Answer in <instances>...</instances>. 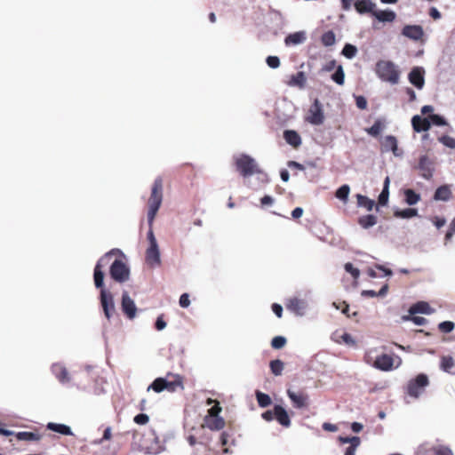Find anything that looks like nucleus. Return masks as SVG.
Listing matches in <instances>:
<instances>
[{"label":"nucleus","instance_id":"1","mask_svg":"<svg viewBox=\"0 0 455 455\" xmlns=\"http://www.w3.org/2000/svg\"><path fill=\"white\" fill-rule=\"evenodd\" d=\"M376 74L378 77L391 84H396L399 82L400 71L397 65L390 60H379L376 63Z\"/></svg>","mask_w":455,"mask_h":455},{"label":"nucleus","instance_id":"2","mask_svg":"<svg viewBox=\"0 0 455 455\" xmlns=\"http://www.w3.org/2000/svg\"><path fill=\"white\" fill-rule=\"evenodd\" d=\"M235 163L237 171L243 178H248L254 174H263L256 160L248 155L241 154L236 156Z\"/></svg>","mask_w":455,"mask_h":455},{"label":"nucleus","instance_id":"3","mask_svg":"<svg viewBox=\"0 0 455 455\" xmlns=\"http://www.w3.org/2000/svg\"><path fill=\"white\" fill-rule=\"evenodd\" d=\"M116 253L122 254V251L119 249H112L107 253H105L97 262L95 267H94V273H93V280L94 284L96 288H104V273L102 271V267H106L111 257Z\"/></svg>","mask_w":455,"mask_h":455},{"label":"nucleus","instance_id":"4","mask_svg":"<svg viewBox=\"0 0 455 455\" xmlns=\"http://www.w3.org/2000/svg\"><path fill=\"white\" fill-rule=\"evenodd\" d=\"M109 274L114 281L122 283L129 280L130 268L124 261L116 259L110 266Z\"/></svg>","mask_w":455,"mask_h":455},{"label":"nucleus","instance_id":"5","mask_svg":"<svg viewBox=\"0 0 455 455\" xmlns=\"http://www.w3.org/2000/svg\"><path fill=\"white\" fill-rule=\"evenodd\" d=\"M428 378L426 374L420 373L415 379H411L407 385V393L413 398H419L428 385Z\"/></svg>","mask_w":455,"mask_h":455},{"label":"nucleus","instance_id":"6","mask_svg":"<svg viewBox=\"0 0 455 455\" xmlns=\"http://www.w3.org/2000/svg\"><path fill=\"white\" fill-rule=\"evenodd\" d=\"M286 308L296 316H305L309 309V300L307 298H290L287 300Z\"/></svg>","mask_w":455,"mask_h":455},{"label":"nucleus","instance_id":"7","mask_svg":"<svg viewBox=\"0 0 455 455\" xmlns=\"http://www.w3.org/2000/svg\"><path fill=\"white\" fill-rule=\"evenodd\" d=\"M100 299L103 313L106 318L110 320L116 312L114 297L109 291H107L106 289H101Z\"/></svg>","mask_w":455,"mask_h":455},{"label":"nucleus","instance_id":"8","mask_svg":"<svg viewBox=\"0 0 455 455\" xmlns=\"http://www.w3.org/2000/svg\"><path fill=\"white\" fill-rule=\"evenodd\" d=\"M417 169L420 172V175L425 180H431L435 172V164L427 155L419 156Z\"/></svg>","mask_w":455,"mask_h":455},{"label":"nucleus","instance_id":"9","mask_svg":"<svg viewBox=\"0 0 455 455\" xmlns=\"http://www.w3.org/2000/svg\"><path fill=\"white\" fill-rule=\"evenodd\" d=\"M163 201V182L160 178L156 179L154 181L151 196L148 200V207L156 209L160 208Z\"/></svg>","mask_w":455,"mask_h":455},{"label":"nucleus","instance_id":"10","mask_svg":"<svg viewBox=\"0 0 455 455\" xmlns=\"http://www.w3.org/2000/svg\"><path fill=\"white\" fill-rule=\"evenodd\" d=\"M51 371L61 385H68L71 382V375L63 363H52Z\"/></svg>","mask_w":455,"mask_h":455},{"label":"nucleus","instance_id":"11","mask_svg":"<svg viewBox=\"0 0 455 455\" xmlns=\"http://www.w3.org/2000/svg\"><path fill=\"white\" fill-rule=\"evenodd\" d=\"M121 307L124 314L132 320L136 317L137 307L134 300L131 298L128 291H124L122 293Z\"/></svg>","mask_w":455,"mask_h":455},{"label":"nucleus","instance_id":"12","mask_svg":"<svg viewBox=\"0 0 455 455\" xmlns=\"http://www.w3.org/2000/svg\"><path fill=\"white\" fill-rule=\"evenodd\" d=\"M308 123L314 125H320L323 123L324 116L322 105L318 100H315L309 109V116L307 117Z\"/></svg>","mask_w":455,"mask_h":455},{"label":"nucleus","instance_id":"13","mask_svg":"<svg viewBox=\"0 0 455 455\" xmlns=\"http://www.w3.org/2000/svg\"><path fill=\"white\" fill-rule=\"evenodd\" d=\"M425 69L422 67H414L408 75L409 82L417 89L421 90L425 85Z\"/></svg>","mask_w":455,"mask_h":455},{"label":"nucleus","instance_id":"14","mask_svg":"<svg viewBox=\"0 0 455 455\" xmlns=\"http://www.w3.org/2000/svg\"><path fill=\"white\" fill-rule=\"evenodd\" d=\"M168 377H172V380H168L165 379V390L169 392H176L178 390H184L183 378L180 374H171L167 375Z\"/></svg>","mask_w":455,"mask_h":455},{"label":"nucleus","instance_id":"15","mask_svg":"<svg viewBox=\"0 0 455 455\" xmlns=\"http://www.w3.org/2000/svg\"><path fill=\"white\" fill-rule=\"evenodd\" d=\"M146 261L151 267H158L161 265V256L159 246H148L146 251Z\"/></svg>","mask_w":455,"mask_h":455},{"label":"nucleus","instance_id":"16","mask_svg":"<svg viewBox=\"0 0 455 455\" xmlns=\"http://www.w3.org/2000/svg\"><path fill=\"white\" fill-rule=\"evenodd\" d=\"M402 34L410 39L418 41L423 36L424 31L421 26L406 25L403 27Z\"/></svg>","mask_w":455,"mask_h":455},{"label":"nucleus","instance_id":"17","mask_svg":"<svg viewBox=\"0 0 455 455\" xmlns=\"http://www.w3.org/2000/svg\"><path fill=\"white\" fill-rule=\"evenodd\" d=\"M374 366L381 371H390L394 367V359L387 354L381 355L376 358Z\"/></svg>","mask_w":455,"mask_h":455},{"label":"nucleus","instance_id":"18","mask_svg":"<svg viewBox=\"0 0 455 455\" xmlns=\"http://www.w3.org/2000/svg\"><path fill=\"white\" fill-rule=\"evenodd\" d=\"M355 9L360 14L371 13L375 11L376 4L371 0H355L354 3Z\"/></svg>","mask_w":455,"mask_h":455},{"label":"nucleus","instance_id":"19","mask_svg":"<svg viewBox=\"0 0 455 455\" xmlns=\"http://www.w3.org/2000/svg\"><path fill=\"white\" fill-rule=\"evenodd\" d=\"M287 395L295 408L301 409L308 404V396L307 395L295 393L291 390H288Z\"/></svg>","mask_w":455,"mask_h":455},{"label":"nucleus","instance_id":"20","mask_svg":"<svg viewBox=\"0 0 455 455\" xmlns=\"http://www.w3.org/2000/svg\"><path fill=\"white\" fill-rule=\"evenodd\" d=\"M411 125L416 132H427L430 129L431 123L427 118H422L416 115L411 118Z\"/></svg>","mask_w":455,"mask_h":455},{"label":"nucleus","instance_id":"21","mask_svg":"<svg viewBox=\"0 0 455 455\" xmlns=\"http://www.w3.org/2000/svg\"><path fill=\"white\" fill-rule=\"evenodd\" d=\"M275 419L280 425L285 427L291 426V419L286 410L281 405H275Z\"/></svg>","mask_w":455,"mask_h":455},{"label":"nucleus","instance_id":"22","mask_svg":"<svg viewBox=\"0 0 455 455\" xmlns=\"http://www.w3.org/2000/svg\"><path fill=\"white\" fill-rule=\"evenodd\" d=\"M435 312V309L432 308L429 304L426 301H419L413 304L410 309V315L416 314H425V315H432Z\"/></svg>","mask_w":455,"mask_h":455},{"label":"nucleus","instance_id":"23","mask_svg":"<svg viewBox=\"0 0 455 455\" xmlns=\"http://www.w3.org/2000/svg\"><path fill=\"white\" fill-rule=\"evenodd\" d=\"M382 148L385 151H392L395 156H400L398 153L397 140L395 136H386L382 141Z\"/></svg>","mask_w":455,"mask_h":455},{"label":"nucleus","instance_id":"24","mask_svg":"<svg viewBox=\"0 0 455 455\" xmlns=\"http://www.w3.org/2000/svg\"><path fill=\"white\" fill-rule=\"evenodd\" d=\"M306 39V33L304 31H299L288 35L284 39V43L286 45H298L303 44Z\"/></svg>","mask_w":455,"mask_h":455},{"label":"nucleus","instance_id":"25","mask_svg":"<svg viewBox=\"0 0 455 455\" xmlns=\"http://www.w3.org/2000/svg\"><path fill=\"white\" fill-rule=\"evenodd\" d=\"M283 138L285 141L293 148H298L301 144V138L296 131L285 130L283 132Z\"/></svg>","mask_w":455,"mask_h":455},{"label":"nucleus","instance_id":"26","mask_svg":"<svg viewBox=\"0 0 455 455\" xmlns=\"http://www.w3.org/2000/svg\"><path fill=\"white\" fill-rule=\"evenodd\" d=\"M451 188L449 185H443V186L437 188V189L435 190V195H434V199L435 201L447 202L451 199Z\"/></svg>","mask_w":455,"mask_h":455},{"label":"nucleus","instance_id":"27","mask_svg":"<svg viewBox=\"0 0 455 455\" xmlns=\"http://www.w3.org/2000/svg\"><path fill=\"white\" fill-rule=\"evenodd\" d=\"M205 424L211 430H220L225 426V420L222 417H205Z\"/></svg>","mask_w":455,"mask_h":455},{"label":"nucleus","instance_id":"28","mask_svg":"<svg viewBox=\"0 0 455 455\" xmlns=\"http://www.w3.org/2000/svg\"><path fill=\"white\" fill-rule=\"evenodd\" d=\"M379 21L392 22L395 20L396 14L390 10L374 11L372 14Z\"/></svg>","mask_w":455,"mask_h":455},{"label":"nucleus","instance_id":"29","mask_svg":"<svg viewBox=\"0 0 455 455\" xmlns=\"http://www.w3.org/2000/svg\"><path fill=\"white\" fill-rule=\"evenodd\" d=\"M46 427L51 431L59 433L63 435H73L71 428L65 424L49 422Z\"/></svg>","mask_w":455,"mask_h":455},{"label":"nucleus","instance_id":"30","mask_svg":"<svg viewBox=\"0 0 455 455\" xmlns=\"http://www.w3.org/2000/svg\"><path fill=\"white\" fill-rule=\"evenodd\" d=\"M358 223L363 228H370L377 224V217L372 214L361 216L358 219Z\"/></svg>","mask_w":455,"mask_h":455},{"label":"nucleus","instance_id":"31","mask_svg":"<svg viewBox=\"0 0 455 455\" xmlns=\"http://www.w3.org/2000/svg\"><path fill=\"white\" fill-rule=\"evenodd\" d=\"M356 199L358 207L365 208L367 211H371L375 205V202L365 196L357 194Z\"/></svg>","mask_w":455,"mask_h":455},{"label":"nucleus","instance_id":"32","mask_svg":"<svg viewBox=\"0 0 455 455\" xmlns=\"http://www.w3.org/2000/svg\"><path fill=\"white\" fill-rule=\"evenodd\" d=\"M306 80L305 73L299 71L297 74L291 76L289 84L291 86H299V88H303L305 86Z\"/></svg>","mask_w":455,"mask_h":455},{"label":"nucleus","instance_id":"33","mask_svg":"<svg viewBox=\"0 0 455 455\" xmlns=\"http://www.w3.org/2000/svg\"><path fill=\"white\" fill-rule=\"evenodd\" d=\"M395 217L401 219H411L418 216V210L413 208H406L403 210H396L394 212Z\"/></svg>","mask_w":455,"mask_h":455},{"label":"nucleus","instance_id":"34","mask_svg":"<svg viewBox=\"0 0 455 455\" xmlns=\"http://www.w3.org/2000/svg\"><path fill=\"white\" fill-rule=\"evenodd\" d=\"M405 202L409 205H415L420 200V195L414 190L408 188L404 190Z\"/></svg>","mask_w":455,"mask_h":455},{"label":"nucleus","instance_id":"35","mask_svg":"<svg viewBox=\"0 0 455 455\" xmlns=\"http://www.w3.org/2000/svg\"><path fill=\"white\" fill-rule=\"evenodd\" d=\"M383 129H384L383 122L381 120H377V121H375V123L373 124L372 126L365 129V131L369 135H371L372 137H377L380 134V132H382Z\"/></svg>","mask_w":455,"mask_h":455},{"label":"nucleus","instance_id":"36","mask_svg":"<svg viewBox=\"0 0 455 455\" xmlns=\"http://www.w3.org/2000/svg\"><path fill=\"white\" fill-rule=\"evenodd\" d=\"M165 379L164 378H157L148 387V391L154 390L156 393H160L165 390Z\"/></svg>","mask_w":455,"mask_h":455},{"label":"nucleus","instance_id":"37","mask_svg":"<svg viewBox=\"0 0 455 455\" xmlns=\"http://www.w3.org/2000/svg\"><path fill=\"white\" fill-rule=\"evenodd\" d=\"M16 437L20 441H38L41 436L38 434L33 432H18Z\"/></svg>","mask_w":455,"mask_h":455},{"label":"nucleus","instance_id":"38","mask_svg":"<svg viewBox=\"0 0 455 455\" xmlns=\"http://www.w3.org/2000/svg\"><path fill=\"white\" fill-rule=\"evenodd\" d=\"M331 80L339 85L344 84L345 73L341 65H339L335 72L331 75Z\"/></svg>","mask_w":455,"mask_h":455},{"label":"nucleus","instance_id":"39","mask_svg":"<svg viewBox=\"0 0 455 455\" xmlns=\"http://www.w3.org/2000/svg\"><path fill=\"white\" fill-rule=\"evenodd\" d=\"M321 42L327 47L334 45L336 42L335 34L331 30L325 32L321 37Z\"/></svg>","mask_w":455,"mask_h":455},{"label":"nucleus","instance_id":"40","mask_svg":"<svg viewBox=\"0 0 455 455\" xmlns=\"http://www.w3.org/2000/svg\"><path fill=\"white\" fill-rule=\"evenodd\" d=\"M256 398L259 403V406L261 408L267 407L271 404V398L268 395L262 393L260 391L256 392Z\"/></svg>","mask_w":455,"mask_h":455},{"label":"nucleus","instance_id":"41","mask_svg":"<svg viewBox=\"0 0 455 455\" xmlns=\"http://www.w3.org/2000/svg\"><path fill=\"white\" fill-rule=\"evenodd\" d=\"M349 193L350 188L348 185L345 184L338 188L336 191V197L346 203L348 199Z\"/></svg>","mask_w":455,"mask_h":455},{"label":"nucleus","instance_id":"42","mask_svg":"<svg viewBox=\"0 0 455 455\" xmlns=\"http://www.w3.org/2000/svg\"><path fill=\"white\" fill-rule=\"evenodd\" d=\"M454 366V360L451 356H443L441 362V368L445 372L453 373L452 368Z\"/></svg>","mask_w":455,"mask_h":455},{"label":"nucleus","instance_id":"43","mask_svg":"<svg viewBox=\"0 0 455 455\" xmlns=\"http://www.w3.org/2000/svg\"><path fill=\"white\" fill-rule=\"evenodd\" d=\"M270 369L274 375L279 376L283 370V363L281 360H273L270 362Z\"/></svg>","mask_w":455,"mask_h":455},{"label":"nucleus","instance_id":"44","mask_svg":"<svg viewBox=\"0 0 455 455\" xmlns=\"http://www.w3.org/2000/svg\"><path fill=\"white\" fill-rule=\"evenodd\" d=\"M357 53V48L350 44H346L342 54L347 59H353Z\"/></svg>","mask_w":455,"mask_h":455},{"label":"nucleus","instance_id":"45","mask_svg":"<svg viewBox=\"0 0 455 455\" xmlns=\"http://www.w3.org/2000/svg\"><path fill=\"white\" fill-rule=\"evenodd\" d=\"M427 119L430 121L431 124L436 125V126H443L447 125V122L444 119L443 116L436 114L430 115Z\"/></svg>","mask_w":455,"mask_h":455},{"label":"nucleus","instance_id":"46","mask_svg":"<svg viewBox=\"0 0 455 455\" xmlns=\"http://www.w3.org/2000/svg\"><path fill=\"white\" fill-rule=\"evenodd\" d=\"M403 321H411L418 326H423L427 323V320L422 316H415L414 315L403 316Z\"/></svg>","mask_w":455,"mask_h":455},{"label":"nucleus","instance_id":"47","mask_svg":"<svg viewBox=\"0 0 455 455\" xmlns=\"http://www.w3.org/2000/svg\"><path fill=\"white\" fill-rule=\"evenodd\" d=\"M432 451L435 452V455H453L452 451L444 445L432 447Z\"/></svg>","mask_w":455,"mask_h":455},{"label":"nucleus","instance_id":"48","mask_svg":"<svg viewBox=\"0 0 455 455\" xmlns=\"http://www.w3.org/2000/svg\"><path fill=\"white\" fill-rule=\"evenodd\" d=\"M455 324L451 321H443L439 323L438 328L444 333H449L454 330Z\"/></svg>","mask_w":455,"mask_h":455},{"label":"nucleus","instance_id":"49","mask_svg":"<svg viewBox=\"0 0 455 455\" xmlns=\"http://www.w3.org/2000/svg\"><path fill=\"white\" fill-rule=\"evenodd\" d=\"M286 344V339L283 336H275V338H273L272 341H271V346L275 348V349H280L282 347H283Z\"/></svg>","mask_w":455,"mask_h":455},{"label":"nucleus","instance_id":"50","mask_svg":"<svg viewBox=\"0 0 455 455\" xmlns=\"http://www.w3.org/2000/svg\"><path fill=\"white\" fill-rule=\"evenodd\" d=\"M431 451L432 446L426 443L418 446L415 455H429Z\"/></svg>","mask_w":455,"mask_h":455},{"label":"nucleus","instance_id":"51","mask_svg":"<svg viewBox=\"0 0 455 455\" xmlns=\"http://www.w3.org/2000/svg\"><path fill=\"white\" fill-rule=\"evenodd\" d=\"M345 270L349 273L355 279L359 278L360 270L353 266L352 263L347 262L344 266Z\"/></svg>","mask_w":455,"mask_h":455},{"label":"nucleus","instance_id":"52","mask_svg":"<svg viewBox=\"0 0 455 455\" xmlns=\"http://www.w3.org/2000/svg\"><path fill=\"white\" fill-rule=\"evenodd\" d=\"M439 141L449 148H455V139L444 135L439 138Z\"/></svg>","mask_w":455,"mask_h":455},{"label":"nucleus","instance_id":"53","mask_svg":"<svg viewBox=\"0 0 455 455\" xmlns=\"http://www.w3.org/2000/svg\"><path fill=\"white\" fill-rule=\"evenodd\" d=\"M340 339L347 346L355 347L356 345V341L349 333H343L340 336Z\"/></svg>","mask_w":455,"mask_h":455},{"label":"nucleus","instance_id":"54","mask_svg":"<svg viewBox=\"0 0 455 455\" xmlns=\"http://www.w3.org/2000/svg\"><path fill=\"white\" fill-rule=\"evenodd\" d=\"M266 61L267 66L271 68H277L280 66V60L276 56H268Z\"/></svg>","mask_w":455,"mask_h":455},{"label":"nucleus","instance_id":"55","mask_svg":"<svg viewBox=\"0 0 455 455\" xmlns=\"http://www.w3.org/2000/svg\"><path fill=\"white\" fill-rule=\"evenodd\" d=\"M133 420L138 425H146L149 421V417L145 413H140L134 417Z\"/></svg>","mask_w":455,"mask_h":455},{"label":"nucleus","instance_id":"56","mask_svg":"<svg viewBox=\"0 0 455 455\" xmlns=\"http://www.w3.org/2000/svg\"><path fill=\"white\" fill-rule=\"evenodd\" d=\"M339 441L341 443H350V445L355 443H361V439L358 436H352V437H343L339 436Z\"/></svg>","mask_w":455,"mask_h":455},{"label":"nucleus","instance_id":"57","mask_svg":"<svg viewBox=\"0 0 455 455\" xmlns=\"http://www.w3.org/2000/svg\"><path fill=\"white\" fill-rule=\"evenodd\" d=\"M221 411V407L219 403H215L208 410V415L206 417H218Z\"/></svg>","mask_w":455,"mask_h":455},{"label":"nucleus","instance_id":"58","mask_svg":"<svg viewBox=\"0 0 455 455\" xmlns=\"http://www.w3.org/2000/svg\"><path fill=\"white\" fill-rule=\"evenodd\" d=\"M389 190L382 189L379 196V204L386 205L388 202Z\"/></svg>","mask_w":455,"mask_h":455},{"label":"nucleus","instance_id":"59","mask_svg":"<svg viewBox=\"0 0 455 455\" xmlns=\"http://www.w3.org/2000/svg\"><path fill=\"white\" fill-rule=\"evenodd\" d=\"M157 212H158V209H156L153 207H148V222L149 227H152V224L154 222V220L156 218Z\"/></svg>","mask_w":455,"mask_h":455},{"label":"nucleus","instance_id":"60","mask_svg":"<svg viewBox=\"0 0 455 455\" xmlns=\"http://www.w3.org/2000/svg\"><path fill=\"white\" fill-rule=\"evenodd\" d=\"M356 107L360 109H365L367 108V100L363 96H355Z\"/></svg>","mask_w":455,"mask_h":455},{"label":"nucleus","instance_id":"61","mask_svg":"<svg viewBox=\"0 0 455 455\" xmlns=\"http://www.w3.org/2000/svg\"><path fill=\"white\" fill-rule=\"evenodd\" d=\"M180 306L181 307H188L189 305H190V299H189V295L188 293H183L180 297Z\"/></svg>","mask_w":455,"mask_h":455},{"label":"nucleus","instance_id":"62","mask_svg":"<svg viewBox=\"0 0 455 455\" xmlns=\"http://www.w3.org/2000/svg\"><path fill=\"white\" fill-rule=\"evenodd\" d=\"M272 311L273 313L278 317H282L283 315V307L280 304L274 303L272 305Z\"/></svg>","mask_w":455,"mask_h":455},{"label":"nucleus","instance_id":"63","mask_svg":"<svg viewBox=\"0 0 455 455\" xmlns=\"http://www.w3.org/2000/svg\"><path fill=\"white\" fill-rule=\"evenodd\" d=\"M166 327V323L163 316H158L156 321V328L157 331H163Z\"/></svg>","mask_w":455,"mask_h":455},{"label":"nucleus","instance_id":"64","mask_svg":"<svg viewBox=\"0 0 455 455\" xmlns=\"http://www.w3.org/2000/svg\"><path fill=\"white\" fill-rule=\"evenodd\" d=\"M361 443H355L346 449L345 455H355Z\"/></svg>","mask_w":455,"mask_h":455}]
</instances>
